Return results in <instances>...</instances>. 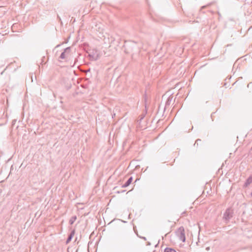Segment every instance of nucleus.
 <instances>
[{"label":"nucleus","mask_w":252,"mask_h":252,"mask_svg":"<svg viewBox=\"0 0 252 252\" xmlns=\"http://www.w3.org/2000/svg\"><path fill=\"white\" fill-rule=\"evenodd\" d=\"M252 183V176H250L246 181L244 187H246Z\"/></svg>","instance_id":"nucleus-6"},{"label":"nucleus","mask_w":252,"mask_h":252,"mask_svg":"<svg viewBox=\"0 0 252 252\" xmlns=\"http://www.w3.org/2000/svg\"><path fill=\"white\" fill-rule=\"evenodd\" d=\"M176 235L182 242L186 241L185 231L183 226H180L175 231Z\"/></svg>","instance_id":"nucleus-1"},{"label":"nucleus","mask_w":252,"mask_h":252,"mask_svg":"<svg viewBox=\"0 0 252 252\" xmlns=\"http://www.w3.org/2000/svg\"><path fill=\"white\" fill-rule=\"evenodd\" d=\"M172 97H169L167 98V99L165 102V107H167V106H169L170 104V103L172 101Z\"/></svg>","instance_id":"nucleus-9"},{"label":"nucleus","mask_w":252,"mask_h":252,"mask_svg":"<svg viewBox=\"0 0 252 252\" xmlns=\"http://www.w3.org/2000/svg\"><path fill=\"white\" fill-rule=\"evenodd\" d=\"M77 219V217L76 216H72L69 220V223L70 225H72L73 224L74 221L76 220Z\"/></svg>","instance_id":"nucleus-7"},{"label":"nucleus","mask_w":252,"mask_h":252,"mask_svg":"<svg viewBox=\"0 0 252 252\" xmlns=\"http://www.w3.org/2000/svg\"><path fill=\"white\" fill-rule=\"evenodd\" d=\"M121 192H124V190H122Z\"/></svg>","instance_id":"nucleus-15"},{"label":"nucleus","mask_w":252,"mask_h":252,"mask_svg":"<svg viewBox=\"0 0 252 252\" xmlns=\"http://www.w3.org/2000/svg\"><path fill=\"white\" fill-rule=\"evenodd\" d=\"M143 239H144V240L146 239V237H143Z\"/></svg>","instance_id":"nucleus-14"},{"label":"nucleus","mask_w":252,"mask_h":252,"mask_svg":"<svg viewBox=\"0 0 252 252\" xmlns=\"http://www.w3.org/2000/svg\"><path fill=\"white\" fill-rule=\"evenodd\" d=\"M77 61H78V59H77V58H76V59H75L74 63H73V66L75 65V64L76 63Z\"/></svg>","instance_id":"nucleus-12"},{"label":"nucleus","mask_w":252,"mask_h":252,"mask_svg":"<svg viewBox=\"0 0 252 252\" xmlns=\"http://www.w3.org/2000/svg\"><path fill=\"white\" fill-rule=\"evenodd\" d=\"M132 180H133L132 177H129L128 178V179L126 181V182L124 185H122V188H126V187H128L132 182Z\"/></svg>","instance_id":"nucleus-5"},{"label":"nucleus","mask_w":252,"mask_h":252,"mask_svg":"<svg viewBox=\"0 0 252 252\" xmlns=\"http://www.w3.org/2000/svg\"><path fill=\"white\" fill-rule=\"evenodd\" d=\"M71 51V47H68L64 49V51L63 52L60 56V58L61 59H65L66 58V55H67L70 53Z\"/></svg>","instance_id":"nucleus-3"},{"label":"nucleus","mask_w":252,"mask_h":252,"mask_svg":"<svg viewBox=\"0 0 252 252\" xmlns=\"http://www.w3.org/2000/svg\"><path fill=\"white\" fill-rule=\"evenodd\" d=\"M89 56L90 57V58H92L93 60H97V58H94L93 56H92L91 55H89Z\"/></svg>","instance_id":"nucleus-11"},{"label":"nucleus","mask_w":252,"mask_h":252,"mask_svg":"<svg viewBox=\"0 0 252 252\" xmlns=\"http://www.w3.org/2000/svg\"><path fill=\"white\" fill-rule=\"evenodd\" d=\"M205 7H206V6H202V7H201V9H203V8H205Z\"/></svg>","instance_id":"nucleus-13"},{"label":"nucleus","mask_w":252,"mask_h":252,"mask_svg":"<svg viewBox=\"0 0 252 252\" xmlns=\"http://www.w3.org/2000/svg\"><path fill=\"white\" fill-rule=\"evenodd\" d=\"M251 195L252 196V192L251 193Z\"/></svg>","instance_id":"nucleus-16"},{"label":"nucleus","mask_w":252,"mask_h":252,"mask_svg":"<svg viewBox=\"0 0 252 252\" xmlns=\"http://www.w3.org/2000/svg\"><path fill=\"white\" fill-rule=\"evenodd\" d=\"M164 252H176V251L174 249L167 247L164 249Z\"/></svg>","instance_id":"nucleus-8"},{"label":"nucleus","mask_w":252,"mask_h":252,"mask_svg":"<svg viewBox=\"0 0 252 252\" xmlns=\"http://www.w3.org/2000/svg\"><path fill=\"white\" fill-rule=\"evenodd\" d=\"M198 141H201V140L199 139H197L196 141H195V143L194 144V145L195 146L196 145H197V146L198 145Z\"/></svg>","instance_id":"nucleus-10"},{"label":"nucleus","mask_w":252,"mask_h":252,"mask_svg":"<svg viewBox=\"0 0 252 252\" xmlns=\"http://www.w3.org/2000/svg\"><path fill=\"white\" fill-rule=\"evenodd\" d=\"M75 234V230H72L68 235L67 239L66 241V244H68L72 240Z\"/></svg>","instance_id":"nucleus-4"},{"label":"nucleus","mask_w":252,"mask_h":252,"mask_svg":"<svg viewBox=\"0 0 252 252\" xmlns=\"http://www.w3.org/2000/svg\"><path fill=\"white\" fill-rule=\"evenodd\" d=\"M233 211L230 208H227L223 214V219L225 222L227 223L229 220L233 217Z\"/></svg>","instance_id":"nucleus-2"}]
</instances>
